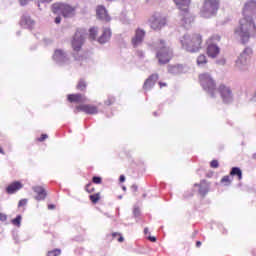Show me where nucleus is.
<instances>
[{
    "label": "nucleus",
    "instance_id": "6e6552de",
    "mask_svg": "<svg viewBox=\"0 0 256 256\" xmlns=\"http://www.w3.org/2000/svg\"><path fill=\"white\" fill-rule=\"evenodd\" d=\"M52 11L56 14L61 13L63 17H74L75 15V8L70 6L69 4L63 3H54L52 5Z\"/></svg>",
    "mask_w": 256,
    "mask_h": 256
},
{
    "label": "nucleus",
    "instance_id": "6e6d98bb",
    "mask_svg": "<svg viewBox=\"0 0 256 256\" xmlns=\"http://www.w3.org/2000/svg\"><path fill=\"white\" fill-rule=\"evenodd\" d=\"M117 235H121V234H119V233H117V232H115V233L112 234L113 237H117Z\"/></svg>",
    "mask_w": 256,
    "mask_h": 256
},
{
    "label": "nucleus",
    "instance_id": "8fccbe9b",
    "mask_svg": "<svg viewBox=\"0 0 256 256\" xmlns=\"http://www.w3.org/2000/svg\"><path fill=\"white\" fill-rule=\"evenodd\" d=\"M53 0H41V3H51Z\"/></svg>",
    "mask_w": 256,
    "mask_h": 256
},
{
    "label": "nucleus",
    "instance_id": "603ef678",
    "mask_svg": "<svg viewBox=\"0 0 256 256\" xmlns=\"http://www.w3.org/2000/svg\"><path fill=\"white\" fill-rule=\"evenodd\" d=\"M196 247H201V241L196 242Z\"/></svg>",
    "mask_w": 256,
    "mask_h": 256
},
{
    "label": "nucleus",
    "instance_id": "9d476101",
    "mask_svg": "<svg viewBox=\"0 0 256 256\" xmlns=\"http://www.w3.org/2000/svg\"><path fill=\"white\" fill-rule=\"evenodd\" d=\"M219 93L223 103H226V104L233 103V92L231 91L230 87H227L223 84L220 85Z\"/></svg>",
    "mask_w": 256,
    "mask_h": 256
},
{
    "label": "nucleus",
    "instance_id": "ea45409f",
    "mask_svg": "<svg viewBox=\"0 0 256 256\" xmlns=\"http://www.w3.org/2000/svg\"><path fill=\"white\" fill-rule=\"evenodd\" d=\"M47 137H49L47 134H42L38 141L43 142L45 139H47Z\"/></svg>",
    "mask_w": 256,
    "mask_h": 256
},
{
    "label": "nucleus",
    "instance_id": "393cba45",
    "mask_svg": "<svg viewBox=\"0 0 256 256\" xmlns=\"http://www.w3.org/2000/svg\"><path fill=\"white\" fill-rule=\"evenodd\" d=\"M183 71V66L176 65V66H169L168 67V73H171L172 75H179Z\"/></svg>",
    "mask_w": 256,
    "mask_h": 256
},
{
    "label": "nucleus",
    "instance_id": "c9c22d12",
    "mask_svg": "<svg viewBox=\"0 0 256 256\" xmlns=\"http://www.w3.org/2000/svg\"><path fill=\"white\" fill-rule=\"evenodd\" d=\"M221 183H228V185H230L231 184V180L229 179V176H224L221 179Z\"/></svg>",
    "mask_w": 256,
    "mask_h": 256
},
{
    "label": "nucleus",
    "instance_id": "09e8293b",
    "mask_svg": "<svg viewBox=\"0 0 256 256\" xmlns=\"http://www.w3.org/2000/svg\"><path fill=\"white\" fill-rule=\"evenodd\" d=\"M48 209H50V210L55 209V205H54V204H50V205H48Z\"/></svg>",
    "mask_w": 256,
    "mask_h": 256
},
{
    "label": "nucleus",
    "instance_id": "f03ea898",
    "mask_svg": "<svg viewBox=\"0 0 256 256\" xmlns=\"http://www.w3.org/2000/svg\"><path fill=\"white\" fill-rule=\"evenodd\" d=\"M154 49L156 50V58L159 65H167L173 58V49L163 39L154 43Z\"/></svg>",
    "mask_w": 256,
    "mask_h": 256
},
{
    "label": "nucleus",
    "instance_id": "f8f14e48",
    "mask_svg": "<svg viewBox=\"0 0 256 256\" xmlns=\"http://www.w3.org/2000/svg\"><path fill=\"white\" fill-rule=\"evenodd\" d=\"M83 43H85V35L81 31L77 30L72 40V48L75 51H81Z\"/></svg>",
    "mask_w": 256,
    "mask_h": 256
},
{
    "label": "nucleus",
    "instance_id": "4be33fe9",
    "mask_svg": "<svg viewBox=\"0 0 256 256\" xmlns=\"http://www.w3.org/2000/svg\"><path fill=\"white\" fill-rule=\"evenodd\" d=\"M220 53V48L219 46H217L216 44H209L207 47V54L208 57H212V59H215V57H217V55H219Z\"/></svg>",
    "mask_w": 256,
    "mask_h": 256
},
{
    "label": "nucleus",
    "instance_id": "7c9ffc66",
    "mask_svg": "<svg viewBox=\"0 0 256 256\" xmlns=\"http://www.w3.org/2000/svg\"><path fill=\"white\" fill-rule=\"evenodd\" d=\"M61 255V249H54L52 251H48L47 256H59Z\"/></svg>",
    "mask_w": 256,
    "mask_h": 256
},
{
    "label": "nucleus",
    "instance_id": "aec40b11",
    "mask_svg": "<svg viewBox=\"0 0 256 256\" xmlns=\"http://www.w3.org/2000/svg\"><path fill=\"white\" fill-rule=\"evenodd\" d=\"M68 101L70 103H87V97L83 94H69Z\"/></svg>",
    "mask_w": 256,
    "mask_h": 256
},
{
    "label": "nucleus",
    "instance_id": "13d9d810",
    "mask_svg": "<svg viewBox=\"0 0 256 256\" xmlns=\"http://www.w3.org/2000/svg\"><path fill=\"white\" fill-rule=\"evenodd\" d=\"M123 191H127V187L123 186L122 187Z\"/></svg>",
    "mask_w": 256,
    "mask_h": 256
},
{
    "label": "nucleus",
    "instance_id": "680f3d73",
    "mask_svg": "<svg viewBox=\"0 0 256 256\" xmlns=\"http://www.w3.org/2000/svg\"><path fill=\"white\" fill-rule=\"evenodd\" d=\"M17 35H21V32H17Z\"/></svg>",
    "mask_w": 256,
    "mask_h": 256
},
{
    "label": "nucleus",
    "instance_id": "6ab92c4d",
    "mask_svg": "<svg viewBox=\"0 0 256 256\" xmlns=\"http://www.w3.org/2000/svg\"><path fill=\"white\" fill-rule=\"evenodd\" d=\"M23 189V184L19 181H14L6 188V193L8 195H13V193H17V191Z\"/></svg>",
    "mask_w": 256,
    "mask_h": 256
},
{
    "label": "nucleus",
    "instance_id": "c03bdc74",
    "mask_svg": "<svg viewBox=\"0 0 256 256\" xmlns=\"http://www.w3.org/2000/svg\"><path fill=\"white\" fill-rule=\"evenodd\" d=\"M54 21L56 25H59V23H61V17L60 16L56 17Z\"/></svg>",
    "mask_w": 256,
    "mask_h": 256
},
{
    "label": "nucleus",
    "instance_id": "a18cd8bd",
    "mask_svg": "<svg viewBox=\"0 0 256 256\" xmlns=\"http://www.w3.org/2000/svg\"><path fill=\"white\" fill-rule=\"evenodd\" d=\"M119 181L120 183H125V175H120Z\"/></svg>",
    "mask_w": 256,
    "mask_h": 256
},
{
    "label": "nucleus",
    "instance_id": "e433bc0d",
    "mask_svg": "<svg viewBox=\"0 0 256 256\" xmlns=\"http://www.w3.org/2000/svg\"><path fill=\"white\" fill-rule=\"evenodd\" d=\"M27 205V199H22L18 203V207H25Z\"/></svg>",
    "mask_w": 256,
    "mask_h": 256
},
{
    "label": "nucleus",
    "instance_id": "2eb2a0df",
    "mask_svg": "<svg viewBox=\"0 0 256 256\" xmlns=\"http://www.w3.org/2000/svg\"><path fill=\"white\" fill-rule=\"evenodd\" d=\"M32 191L36 193L34 197L36 201H45V199H47V191L42 186H33Z\"/></svg>",
    "mask_w": 256,
    "mask_h": 256
},
{
    "label": "nucleus",
    "instance_id": "3c124183",
    "mask_svg": "<svg viewBox=\"0 0 256 256\" xmlns=\"http://www.w3.org/2000/svg\"><path fill=\"white\" fill-rule=\"evenodd\" d=\"M159 85H160V87H166L167 86V84L163 83V82H160Z\"/></svg>",
    "mask_w": 256,
    "mask_h": 256
},
{
    "label": "nucleus",
    "instance_id": "dca6fc26",
    "mask_svg": "<svg viewBox=\"0 0 256 256\" xmlns=\"http://www.w3.org/2000/svg\"><path fill=\"white\" fill-rule=\"evenodd\" d=\"M76 111H83L84 113H87V115H97V113H99L96 106L89 104L77 106Z\"/></svg>",
    "mask_w": 256,
    "mask_h": 256
},
{
    "label": "nucleus",
    "instance_id": "20e7f679",
    "mask_svg": "<svg viewBox=\"0 0 256 256\" xmlns=\"http://www.w3.org/2000/svg\"><path fill=\"white\" fill-rule=\"evenodd\" d=\"M201 35L199 34H193L189 35L186 34L180 39V43L185 49V51H188V53H197L199 49H201V43H202Z\"/></svg>",
    "mask_w": 256,
    "mask_h": 256
},
{
    "label": "nucleus",
    "instance_id": "ddd939ff",
    "mask_svg": "<svg viewBox=\"0 0 256 256\" xmlns=\"http://www.w3.org/2000/svg\"><path fill=\"white\" fill-rule=\"evenodd\" d=\"M21 27H25V29H33L35 27V20L31 18V15L29 13L25 12L23 13L21 20H20Z\"/></svg>",
    "mask_w": 256,
    "mask_h": 256
},
{
    "label": "nucleus",
    "instance_id": "4d7b16f0",
    "mask_svg": "<svg viewBox=\"0 0 256 256\" xmlns=\"http://www.w3.org/2000/svg\"><path fill=\"white\" fill-rule=\"evenodd\" d=\"M106 105H111V101H106Z\"/></svg>",
    "mask_w": 256,
    "mask_h": 256
},
{
    "label": "nucleus",
    "instance_id": "f257e3e1",
    "mask_svg": "<svg viewBox=\"0 0 256 256\" xmlns=\"http://www.w3.org/2000/svg\"><path fill=\"white\" fill-rule=\"evenodd\" d=\"M243 18L240 20V25L235 29L234 33L240 37L242 43H248L251 37H256V25L253 21V16L256 15V1L249 0L244 4L242 10Z\"/></svg>",
    "mask_w": 256,
    "mask_h": 256
},
{
    "label": "nucleus",
    "instance_id": "2f4dec72",
    "mask_svg": "<svg viewBox=\"0 0 256 256\" xmlns=\"http://www.w3.org/2000/svg\"><path fill=\"white\" fill-rule=\"evenodd\" d=\"M210 41H211V44H214L221 41V36L219 35H213L211 38H210Z\"/></svg>",
    "mask_w": 256,
    "mask_h": 256
},
{
    "label": "nucleus",
    "instance_id": "39448f33",
    "mask_svg": "<svg viewBox=\"0 0 256 256\" xmlns=\"http://www.w3.org/2000/svg\"><path fill=\"white\" fill-rule=\"evenodd\" d=\"M200 85L212 97V99H215V94L217 93V84L215 83V80L213 77H211V74L209 73H203L199 76Z\"/></svg>",
    "mask_w": 256,
    "mask_h": 256
},
{
    "label": "nucleus",
    "instance_id": "423d86ee",
    "mask_svg": "<svg viewBox=\"0 0 256 256\" xmlns=\"http://www.w3.org/2000/svg\"><path fill=\"white\" fill-rule=\"evenodd\" d=\"M251 53L253 50L249 47L245 48L238 58L235 61V69L236 71H240L241 73H245L247 69H249V59L251 57Z\"/></svg>",
    "mask_w": 256,
    "mask_h": 256
},
{
    "label": "nucleus",
    "instance_id": "de8ad7c7",
    "mask_svg": "<svg viewBox=\"0 0 256 256\" xmlns=\"http://www.w3.org/2000/svg\"><path fill=\"white\" fill-rule=\"evenodd\" d=\"M131 189L134 190V191H137L138 187H137V185L133 184V185L131 186Z\"/></svg>",
    "mask_w": 256,
    "mask_h": 256
},
{
    "label": "nucleus",
    "instance_id": "b1692460",
    "mask_svg": "<svg viewBox=\"0 0 256 256\" xmlns=\"http://www.w3.org/2000/svg\"><path fill=\"white\" fill-rule=\"evenodd\" d=\"M231 177H238V180L241 181L243 179V171L239 167H232L230 171Z\"/></svg>",
    "mask_w": 256,
    "mask_h": 256
},
{
    "label": "nucleus",
    "instance_id": "1a4fd4ad",
    "mask_svg": "<svg viewBox=\"0 0 256 256\" xmlns=\"http://www.w3.org/2000/svg\"><path fill=\"white\" fill-rule=\"evenodd\" d=\"M149 25L153 31H161L167 25V19L159 13H155L149 19Z\"/></svg>",
    "mask_w": 256,
    "mask_h": 256
},
{
    "label": "nucleus",
    "instance_id": "473e14b6",
    "mask_svg": "<svg viewBox=\"0 0 256 256\" xmlns=\"http://www.w3.org/2000/svg\"><path fill=\"white\" fill-rule=\"evenodd\" d=\"M102 181H103V179L99 176H94L92 178V182L95 183L96 185H101Z\"/></svg>",
    "mask_w": 256,
    "mask_h": 256
},
{
    "label": "nucleus",
    "instance_id": "49530a36",
    "mask_svg": "<svg viewBox=\"0 0 256 256\" xmlns=\"http://www.w3.org/2000/svg\"><path fill=\"white\" fill-rule=\"evenodd\" d=\"M123 241H125V238H123V236H120V237L118 238V242H119V243H123Z\"/></svg>",
    "mask_w": 256,
    "mask_h": 256
},
{
    "label": "nucleus",
    "instance_id": "864d4df0",
    "mask_svg": "<svg viewBox=\"0 0 256 256\" xmlns=\"http://www.w3.org/2000/svg\"><path fill=\"white\" fill-rule=\"evenodd\" d=\"M0 153L1 155H5V151H3V148L0 147Z\"/></svg>",
    "mask_w": 256,
    "mask_h": 256
},
{
    "label": "nucleus",
    "instance_id": "7ed1b4c3",
    "mask_svg": "<svg viewBox=\"0 0 256 256\" xmlns=\"http://www.w3.org/2000/svg\"><path fill=\"white\" fill-rule=\"evenodd\" d=\"M174 3L177 5L178 9H180V20L181 25L185 29H189L195 18L191 13H189V5L191 0H174Z\"/></svg>",
    "mask_w": 256,
    "mask_h": 256
},
{
    "label": "nucleus",
    "instance_id": "f704fd0d",
    "mask_svg": "<svg viewBox=\"0 0 256 256\" xmlns=\"http://www.w3.org/2000/svg\"><path fill=\"white\" fill-rule=\"evenodd\" d=\"M210 167H212V169H217V167H219V161L212 160L210 163Z\"/></svg>",
    "mask_w": 256,
    "mask_h": 256
},
{
    "label": "nucleus",
    "instance_id": "4c0bfd02",
    "mask_svg": "<svg viewBox=\"0 0 256 256\" xmlns=\"http://www.w3.org/2000/svg\"><path fill=\"white\" fill-rule=\"evenodd\" d=\"M21 7H25V5H28L29 4V1L31 0H18Z\"/></svg>",
    "mask_w": 256,
    "mask_h": 256
},
{
    "label": "nucleus",
    "instance_id": "79ce46f5",
    "mask_svg": "<svg viewBox=\"0 0 256 256\" xmlns=\"http://www.w3.org/2000/svg\"><path fill=\"white\" fill-rule=\"evenodd\" d=\"M0 221H7V215L0 214Z\"/></svg>",
    "mask_w": 256,
    "mask_h": 256
},
{
    "label": "nucleus",
    "instance_id": "c756f323",
    "mask_svg": "<svg viewBox=\"0 0 256 256\" xmlns=\"http://www.w3.org/2000/svg\"><path fill=\"white\" fill-rule=\"evenodd\" d=\"M21 215H17L16 218H14L12 220V223L16 226V227H21Z\"/></svg>",
    "mask_w": 256,
    "mask_h": 256
},
{
    "label": "nucleus",
    "instance_id": "5fc2aeb1",
    "mask_svg": "<svg viewBox=\"0 0 256 256\" xmlns=\"http://www.w3.org/2000/svg\"><path fill=\"white\" fill-rule=\"evenodd\" d=\"M144 233H145V235H147V233H149V228H145Z\"/></svg>",
    "mask_w": 256,
    "mask_h": 256
},
{
    "label": "nucleus",
    "instance_id": "0e129e2a",
    "mask_svg": "<svg viewBox=\"0 0 256 256\" xmlns=\"http://www.w3.org/2000/svg\"><path fill=\"white\" fill-rule=\"evenodd\" d=\"M108 1H115V0H108Z\"/></svg>",
    "mask_w": 256,
    "mask_h": 256
},
{
    "label": "nucleus",
    "instance_id": "c85d7f7f",
    "mask_svg": "<svg viewBox=\"0 0 256 256\" xmlns=\"http://www.w3.org/2000/svg\"><path fill=\"white\" fill-rule=\"evenodd\" d=\"M207 63V57L205 55H200L197 58L198 65H205Z\"/></svg>",
    "mask_w": 256,
    "mask_h": 256
},
{
    "label": "nucleus",
    "instance_id": "412c9836",
    "mask_svg": "<svg viewBox=\"0 0 256 256\" xmlns=\"http://www.w3.org/2000/svg\"><path fill=\"white\" fill-rule=\"evenodd\" d=\"M109 39H111V29L104 28L102 35L98 38V43L105 45V43L109 42Z\"/></svg>",
    "mask_w": 256,
    "mask_h": 256
},
{
    "label": "nucleus",
    "instance_id": "cd10ccee",
    "mask_svg": "<svg viewBox=\"0 0 256 256\" xmlns=\"http://www.w3.org/2000/svg\"><path fill=\"white\" fill-rule=\"evenodd\" d=\"M89 198H90V201L95 204L99 202V200L101 199V196L99 193H96V194L90 195Z\"/></svg>",
    "mask_w": 256,
    "mask_h": 256
},
{
    "label": "nucleus",
    "instance_id": "bf43d9fd",
    "mask_svg": "<svg viewBox=\"0 0 256 256\" xmlns=\"http://www.w3.org/2000/svg\"><path fill=\"white\" fill-rule=\"evenodd\" d=\"M118 199H123V196L122 195L118 196Z\"/></svg>",
    "mask_w": 256,
    "mask_h": 256
},
{
    "label": "nucleus",
    "instance_id": "a878e982",
    "mask_svg": "<svg viewBox=\"0 0 256 256\" xmlns=\"http://www.w3.org/2000/svg\"><path fill=\"white\" fill-rule=\"evenodd\" d=\"M77 89L79 91H85V89H87V83L85 82V80H80L77 84Z\"/></svg>",
    "mask_w": 256,
    "mask_h": 256
},
{
    "label": "nucleus",
    "instance_id": "0eeeda50",
    "mask_svg": "<svg viewBox=\"0 0 256 256\" xmlns=\"http://www.w3.org/2000/svg\"><path fill=\"white\" fill-rule=\"evenodd\" d=\"M217 11H219V0H206L200 11V15L204 19H210V17L217 15Z\"/></svg>",
    "mask_w": 256,
    "mask_h": 256
},
{
    "label": "nucleus",
    "instance_id": "4468645a",
    "mask_svg": "<svg viewBox=\"0 0 256 256\" xmlns=\"http://www.w3.org/2000/svg\"><path fill=\"white\" fill-rule=\"evenodd\" d=\"M143 39H145V30L140 28L136 29L135 36L132 38L133 47H139V45L143 43Z\"/></svg>",
    "mask_w": 256,
    "mask_h": 256
},
{
    "label": "nucleus",
    "instance_id": "052dcab7",
    "mask_svg": "<svg viewBox=\"0 0 256 256\" xmlns=\"http://www.w3.org/2000/svg\"><path fill=\"white\" fill-rule=\"evenodd\" d=\"M143 197L146 198V197H147V194H143Z\"/></svg>",
    "mask_w": 256,
    "mask_h": 256
},
{
    "label": "nucleus",
    "instance_id": "37998d69",
    "mask_svg": "<svg viewBox=\"0 0 256 256\" xmlns=\"http://www.w3.org/2000/svg\"><path fill=\"white\" fill-rule=\"evenodd\" d=\"M149 241H151L152 243H155L157 241V238L155 236H149L148 237Z\"/></svg>",
    "mask_w": 256,
    "mask_h": 256
},
{
    "label": "nucleus",
    "instance_id": "e2e57ef3",
    "mask_svg": "<svg viewBox=\"0 0 256 256\" xmlns=\"http://www.w3.org/2000/svg\"><path fill=\"white\" fill-rule=\"evenodd\" d=\"M154 115L157 116V112H154Z\"/></svg>",
    "mask_w": 256,
    "mask_h": 256
},
{
    "label": "nucleus",
    "instance_id": "a19ab883",
    "mask_svg": "<svg viewBox=\"0 0 256 256\" xmlns=\"http://www.w3.org/2000/svg\"><path fill=\"white\" fill-rule=\"evenodd\" d=\"M216 63H217V65H225V59L222 58L220 60H217Z\"/></svg>",
    "mask_w": 256,
    "mask_h": 256
},
{
    "label": "nucleus",
    "instance_id": "9b49d317",
    "mask_svg": "<svg viewBox=\"0 0 256 256\" xmlns=\"http://www.w3.org/2000/svg\"><path fill=\"white\" fill-rule=\"evenodd\" d=\"M53 61H55L57 65H67L69 63V56L64 50L57 49L54 52Z\"/></svg>",
    "mask_w": 256,
    "mask_h": 256
},
{
    "label": "nucleus",
    "instance_id": "5701e85b",
    "mask_svg": "<svg viewBox=\"0 0 256 256\" xmlns=\"http://www.w3.org/2000/svg\"><path fill=\"white\" fill-rule=\"evenodd\" d=\"M195 187H199V193L202 197H205L209 193V185L203 180L200 184H195Z\"/></svg>",
    "mask_w": 256,
    "mask_h": 256
},
{
    "label": "nucleus",
    "instance_id": "58836bf2",
    "mask_svg": "<svg viewBox=\"0 0 256 256\" xmlns=\"http://www.w3.org/2000/svg\"><path fill=\"white\" fill-rule=\"evenodd\" d=\"M91 187V184H87L86 185V191L88 192V193H93V191H95V189L94 188H90Z\"/></svg>",
    "mask_w": 256,
    "mask_h": 256
},
{
    "label": "nucleus",
    "instance_id": "72a5a7b5",
    "mask_svg": "<svg viewBox=\"0 0 256 256\" xmlns=\"http://www.w3.org/2000/svg\"><path fill=\"white\" fill-rule=\"evenodd\" d=\"M134 217H139L141 215V210H139V207L135 206L133 210Z\"/></svg>",
    "mask_w": 256,
    "mask_h": 256
},
{
    "label": "nucleus",
    "instance_id": "a211bd4d",
    "mask_svg": "<svg viewBox=\"0 0 256 256\" xmlns=\"http://www.w3.org/2000/svg\"><path fill=\"white\" fill-rule=\"evenodd\" d=\"M159 79V75L157 74H152L148 79H146V81L144 82V86L143 89H145L146 91H149L150 89H153V87L155 86V83H157Z\"/></svg>",
    "mask_w": 256,
    "mask_h": 256
},
{
    "label": "nucleus",
    "instance_id": "bb28decb",
    "mask_svg": "<svg viewBox=\"0 0 256 256\" xmlns=\"http://www.w3.org/2000/svg\"><path fill=\"white\" fill-rule=\"evenodd\" d=\"M89 37L90 39H92V41H95V39H97V28H90Z\"/></svg>",
    "mask_w": 256,
    "mask_h": 256
},
{
    "label": "nucleus",
    "instance_id": "f3484780",
    "mask_svg": "<svg viewBox=\"0 0 256 256\" xmlns=\"http://www.w3.org/2000/svg\"><path fill=\"white\" fill-rule=\"evenodd\" d=\"M96 15L98 19H100L101 21H106V22L111 21V17H109V14H107V9L104 8V6L97 7Z\"/></svg>",
    "mask_w": 256,
    "mask_h": 256
}]
</instances>
